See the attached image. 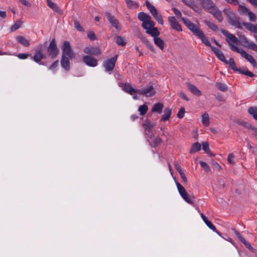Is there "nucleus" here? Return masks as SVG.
<instances>
[{"mask_svg": "<svg viewBox=\"0 0 257 257\" xmlns=\"http://www.w3.org/2000/svg\"><path fill=\"white\" fill-rule=\"evenodd\" d=\"M138 19L142 21V27L146 30V32L152 36H158L160 32L156 27H154L155 23L148 14L140 12L138 14Z\"/></svg>", "mask_w": 257, "mask_h": 257, "instance_id": "f257e3e1", "label": "nucleus"}, {"mask_svg": "<svg viewBox=\"0 0 257 257\" xmlns=\"http://www.w3.org/2000/svg\"><path fill=\"white\" fill-rule=\"evenodd\" d=\"M178 190L181 196L188 203L193 205L194 204V197L193 196H189L184 187L179 183H176Z\"/></svg>", "mask_w": 257, "mask_h": 257, "instance_id": "f03ea898", "label": "nucleus"}, {"mask_svg": "<svg viewBox=\"0 0 257 257\" xmlns=\"http://www.w3.org/2000/svg\"><path fill=\"white\" fill-rule=\"evenodd\" d=\"M156 125V122H153L146 120L143 123V126L145 130V134L147 139L153 141L154 135L153 133L152 128Z\"/></svg>", "mask_w": 257, "mask_h": 257, "instance_id": "7ed1b4c3", "label": "nucleus"}, {"mask_svg": "<svg viewBox=\"0 0 257 257\" xmlns=\"http://www.w3.org/2000/svg\"><path fill=\"white\" fill-rule=\"evenodd\" d=\"M221 32L223 35L226 37V41L228 43L230 48L232 51H235L234 50L235 48H238L237 47L232 44V43L237 44L238 42V40L236 37L233 35L229 33L226 30L222 29L221 30Z\"/></svg>", "mask_w": 257, "mask_h": 257, "instance_id": "20e7f679", "label": "nucleus"}, {"mask_svg": "<svg viewBox=\"0 0 257 257\" xmlns=\"http://www.w3.org/2000/svg\"><path fill=\"white\" fill-rule=\"evenodd\" d=\"M182 21L185 25V26L187 27V28L191 31L193 34L196 36H198L199 34L202 32V31L199 28V27L195 25L194 23H192L188 19L182 18Z\"/></svg>", "mask_w": 257, "mask_h": 257, "instance_id": "39448f33", "label": "nucleus"}, {"mask_svg": "<svg viewBox=\"0 0 257 257\" xmlns=\"http://www.w3.org/2000/svg\"><path fill=\"white\" fill-rule=\"evenodd\" d=\"M224 13L227 18L228 22L231 25L234 26L238 28H240L238 19L234 13L229 10H226L224 12Z\"/></svg>", "mask_w": 257, "mask_h": 257, "instance_id": "423d86ee", "label": "nucleus"}, {"mask_svg": "<svg viewBox=\"0 0 257 257\" xmlns=\"http://www.w3.org/2000/svg\"><path fill=\"white\" fill-rule=\"evenodd\" d=\"M62 55L67 56L70 59L75 58V54L72 50L70 43L68 41H65L62 48Z\"/></svg>", "mask_w": 257, "mask_h": 257, "instance_id": "0eeeda50", "label": "nucleus"}, {"mask_svg": "<svg viewBox=\"0 0 257 257\" xmlns=\"http://www.w3.org/2000/svg\"><path fill=\"white\" fill-rule=\"evenodd\" d=\"M235 52L239 53L242 57L246 59L253 67H256V63L254 58L250 54L246 53L244 50L239 49L235 48L234 49Z\"/></svg>", "mask_w": 257, "mask_h": 257, "instance_id": "6e6552de", "label": "nucleus"}, {"mask_svg": "<svg viewBox=\"0 0 257 257\" xmlns=\"http://www.w3.org/2000/svg\"><path fill=\"white\" fill-rule=\"evenodd\" d=\"M156 91L152 85L148 86L142 89H138V94L147 97H152L155 95Z\"/></svg>", "mask_w": 257, "mask_h": 257, "instance_id": "1a4fd4ad", "label": "nucleus"}, {"mask_svg": "<svg viewBox=\"0 0 257 257\" xmlns=\"http://www.w3.org/2000/svg\"><path fill=\"white\" fill-rule=\"evenodd\" d=\"M117 57V55H116L114 57L103 62V66L106 71L109 72L113 70L115 66Z\"/></svg>", "mask_w": 257, "mask_h": 257, "instance_id": "9d476101", "label": "nucleus"}, {"mask_svg": "<svg viewBox=\"0 0 257 257\" xmlns=\"http://www.w3.org/2000/svg\"><path fill=\"white\" fill-rule=\"evenodd\" d=\"M49 55L52 58L55 57L58 54L59 50L57 47L55 39H53L50 43L47 49Z\"/></svg>", "mask_w": 257, "mask_h": 257, "instance_id": "9b49d317", "label": "nucleus"}, {"mask_svg": "<svg viewBox=\"0 0 257 257\" xmlns=\"http://www.w3.org/2000/svg\"><path fill=\"white\" fill-rule=\"evenodd\" d=\"M83 62L87 66L94 67L98 64L97 60L91 55H86L82 57Z\"/></svg>", "mask_w": 257, "mask_h": 257, "instance_id": "f8f14e48", "label": "nucleus"}, {"mask_svg": "<svg viewBox=\"0 0 257 257\" xmlns=\"http://www.w3.org/2000/svg\"><path fill=\"white\" fill-rule=\"evenodd\" d=\"M168 22L170 25L171 28L177 32H181L182 31L181 25L179 24L178 22L175 18V17L171 16L168 17Z\"/></svg>", "mask_w": 257, "mask_h": 257, "instance_id": "ddd939ff", "label": "nucleus"}, {"mask_svg": "<svg viewBox=\"0 0 257 257\" xmlns=\"http://www.w3.org/2000/svg\"><path fill=\"white\" fill-rule=\"evenodd\" d=\"M83 51L85 53L91 55V56H97L101 54V51L97 47H86L84 49Z\"/></svg>", "mask_w": 257, "mask_h": 257, "instance_id": "4468645a", "label": "nucleus"}, {"mask_svg": "<svg viewBox=\"0 0 257 257\" xmlns=\"http://www.w3.org/2000/svg\"><path fill=\"white\" fill-rule=\"evenodd\" d=\"M105 16L110 24L114 27L116 30H119V27L118 21L109 12H106Z\"/></svg>", "mask_w": 257, "mask_h": 257, "instance_id": "2eb2a0df", "label": "nucleus"}, {"mask_svg": "<svg viewBox=\"0 0 257 257\" xmlns=\"http://www.w3.org/2000/svg\"><path fill=\"white\" fill-rule=\"evenodd\" d=\"M119 86L122 87L123 90L126 93L131 95H134L135 93H138V89H135L133 88L130 84L126 83H121Z\"/></svg>", "mask_w": 257, "mask_h": 257, "instance_id": "dca6fc26", "label": "nucleus"}, {"mask_svg": "<svg viewBox=\"0 0 257 257\" xmlns=\"http://www.w3.org/2000/svg\"><path fill=\"white\" fill-rule=\"evenodd\" d=\"M45 58V55L43 54L41 49H37L34 53L32 59L37 63L41 64V61Z\"/></svg>", "mask_w": 257, "mask_h": 257, "instance_id": "f3484780", "label": "nucleus"}, {"mask_svg": "<svg viewBox=\"0 0 257 257\" xmlns=\"http://www.w3.org/2000/svg\"><path fill=\"white\" fill-rule=\"evenodd\" d=\"M186 85L188 90L194 95L197 96L201 95V92L194 85L187 82L186 83Z\"/></svg>", "mask_w": 257, "mask_h": 257, "instance_id": "a211bd4d", "label": "nucleus"}, {"mask_svg": "<svg viewBox=\"0 0 257 257\" xmlns=\"http://www.w3.org/2000/svg\"><path fill=\"white\" fill-rule=\"evenodd\" d=\"M244 46L247 48L250 49L253 51L257 52V45L252 41L247 40L246 38H244Z\"/></svg>", "mask_w": 257, "mask_h": 257, "instance_id": "6ab92c4d", "label": "nucleus"}, {"mask_svg": "<svg viewBox=\"0 0 257 257\" xmlns=\"http://www.w3.org/2000/svg\"><path fill=\"white\" fill-rule=\"evenodd\" d=\"M61 66L66 70H69L70 69V63L69 57L62 55L61 60Z\"/></svg>", "mask_w": 257, "mask_h": 257, "instance_id": "aec40b11", "label": "nucleus"}, {"mask_svg": "<svg viewBox=\"0 0 257 257\" xmlns=\"http://www.w3.org/2000/svg\"><path fill=\"white\" fill-rule=\"evenodd\" d=\"M215 5L210 0H203L202 2V7L203 9L208 12L211 9H213Z\"/></svg>", "mask_w": 257, "mask_h": 257, "instance_id": "412c9836", "label": "nucleus"}, {"mask_svg": "<svg viewBox=\"0 0 257 257\" xmlns=\"http://www.w3.org/2000/svg\"><path fill=\"white\" fill-rule=\"evenodd\" d=\"M17 41L25 47H29L30 45L29 41L22 36H18L16 38Z\"/></svg>", "mask_w": 257, "mask_h": 257, "instance_id": "4be33fe9", "label": "nucleus"}, {"mask_svg": "<svg viewBox=\"0 0 257 257\" xmlns=\"http://www.w3.org/2000/svg\"><path fill=\"white\" fill-rule=\"evenodd\" d=\"M47 5L49 8L52 9L53 11L56 12L59 14H62V11L59 9L58 6L54 3L52 2L51 0H46Z\"/></svg>", "mask_w": 257, "mask_h": 257, "instance_id": "5701e85b", "label": "nucleus"}, {"mask_svg": "<svg viewBox=\"0 0 257 257\" xmlns=\"http://www.w3.org/2000/svg\"><path fill=\"white\" fill-rule=\"evenodd\" d=\"M172 113V110L169 108H166L164 110V114L162 116L161 121H165L169 120Z\"/></svg>", "mask_w": 257, "mask_h": 257, "instance_id": "b1692460", "label": "nucleus"}, {"mask_svg": "<svg viewBox=\"0 0 257 257\" xmlns=\"http://www.w3.org/2000/svg\"><path fill=\"white\" fill-rule=\"evenodd\" d=\"M154 38V42L155 44L160 49L162 50H163L164 48V41L158 36H153Z\"/></svg>", "mask_w": 257, "mask_h": 257, "instance_id": "393cba45", "label": "nucleus"}, {"mask_svg": "<svg viewBox=\"0 0 257 257\" xmlns=\"http://www.w3.org/2000/svg\"><path fill=\"white\" fill-rule=\"evenodd\" d=\"M197 37L201 39L202 42L205 45L208 47H211V44L210 42L208 40V38L205 36V34L203 31L201 32Z\"/></svg>", "mask_w": 257, "mask_h": 257, "instance_id": "a878e982", "label": "nucleus"}, {"mask_svg": "<svg viewBox=\"0 0 257 257\" xmlns=\"http://www.w3.org/2000/svg\"><path fill=\"white\" fill-rule=\"evenodd\" d=\"M163 104L161 103H157L154 105L152 109V112H157L158 113L160 114L162 112V110L163 108Z\"/></svg>", "mask_w": 257, "mask_h": 257, "instance_id": "bb28decb", "label": "nucleus"}, {"mask_svg": "<svg viewBox=\"0 0 257 257\" xmlns=\"http://www.w3.org/2000/svg\"><path fill=\"white\" fill-rule=\"evenodd\" d=\"M152 15L159 24L162 25H163L164 21L162 17L160 14L158 13L157 11L152 14Z\"/></svg>", "mask_w": 257, "mask_h": 257, "instance_id": "cd10ccee", "label": "nucleus"}, {"mask_svg": "<svg viewBox=\"0 0 257 257\" xmlns=\"http://www.w3.org/2000/svg\"><path fill=\"white\" fill-rule=\"evenodd\" d=\"M226 64H228L229 68L234 71H237L238 68L236 67V64L232 58H229L228 61H227V63H224Z\"/></svg>", "mask_w": 257, "mask_h": 257, "instance_id": "c85d7f7f", "label": "nucleus"}, {"mask_svg": "<svg viewBox=\"0 0 257 257\" xmlns=\"http://www.w3.org/2000/svg\"><path fill=\"white\" fill-rule=\"evenodd\" d=\"M209 117L207 113H204L202 115V123L205 126H207L209 125Z\"/></svg>", "mask_w": 257, "mask_h": 257, "instance_id": "c756f323", "label": "nucleus"}, {"mask_svg": "<svg viewBox=\"0 0 257 257\" xmlns=\"http://www.w3.org/2000/svg\"><path fill=\"white\" fill-rule=\"evenodd\" d=\"M235 122L238 125H241L247 129H250L252 128V125L246 121L238 119L236 120Z\"/></svg>", "mask_w": 257, "mask_h": 257, "instance_id": "7c9ffc66", "label": "nucleus"}, {"mask_svg": "<svg viewBox=\"0 0 257 257\" xmlns=\"http://www.w3.org/2000/svg\"><path fill=\"white\" fill-rule=\"evenodd\" d=\"M248 113L251 114L253 118L257 120V107H250L248 109Z\"/></svg>", "mask_w": 257, "mask_h": 257, "instance_id": "2f4dec72", "label": "nucleus"}, {"mask_svg": "<svg viewBox=\"0 0 257 257\" xmlns=\"http://www.w3.org/2000/svg\"><path fill=\"white\" fill-rule=\"evenodd\" d=\"M238 11L239 13L242 15H247L249 12L250 11L245 7L240 5L238 6Z\"/></svg>", "mask_w": 257, "mask_h": 257, "instance_id": "473e14b6", "label": "nucleus"}, {"mask_svg": "<svg viewBox=\"0 0 257 257\" xmlns=\"http://www.w3.org/2000/svg\"><path fill=\"white\" fill-rule=\"evenodd\" d=\"M237 71L239 72L240 74L245 75L250 77L254 76L253 74L251 72L248 71L247 68L238 69Z\"/></svg>", "mask_w": 257, "mask_h": 257, "instance_id": "72a5a7b5", "label": "nucleus"}, {"mask_svg": "<svg viewBox=\"0 0 257 257\" xmlns=\"http://www.w3.org/2000/svg\"><path fill=\"white\" fill-rule=\"evenodd\" d=\"M201 150V145L198 143H194L190 151V153H193L198 152Z\"/></svg>", "mask_w": 257, "mask_h": 257, "instance_id": "f704fd0d", "label": "nucleus"}, {"mask_svg": "<svg viewBox=\"0 0 257 257\" xmlns=\"http://www.w3.org/2000/svg\"><path fill=\"white\" fill-rule=\"evenodd\" d=\"M216 87L220 91L223 92H225L227 89V87L226 85L224 83L218 82L215 84Z\"/></svg>", "mask_w": 257, "mask_h": 257, "instance_id": "c9c22d12", "label": "nucleus"}, {"mask_svg": "<svg viewBox=\"0 0 257 257\" xmlns=\"http://www.w3.org/2000/svg\"><path fill=\"white\" fill-rule=\"evenodd\" d=\"M125 2L126 3L127 6L130 9L138 8L139 6L137 3L131 0H125Z\"/></svg>", "mask_w": 257, "mask_h": 257, "instance_id": "e433bc0d", "label": "nucleus"}, {"mask_svg": "<svg viewBox=\"0 0 257 257\" xmlns=\"http://www.w3.org/2000/svg\"><path fill=\"white\" fill-rule=\"evenodd\" d=\"M205 23L212 30L214 31L218 30L217 26L216 25H215L213 23L211 22L210 21H205Z\"/></svg>", "mask_w": 257, "mask_h": 257, "instance_id": "4c0bfd02", "label": "nucleus"}, {"mask_svg": "<svg viewBox=\"0 0 257 257\" xmlns=\"http://www.w3.org/2000/svg\"><path fill=\"white\" fill-rule=\"evenodd\" d=\"M145 3L148 9L150 11L151 14L157 11L156 8L150 3L148 1H146Z\"/></svg>", "mask_w": 257, "mask_h": 257, "instance_id": "58836bf2", "label": "nucleus"}, {"mask_svg": "<svg viewBox=\"0 0 257 257\" xmlns=\"http://www.w3.org/2000/svg\"><path fill=\"white\" fill-rule=\"evenodd\" d=\"M115 40L116 43L119 46H124L125 45V42L124 41V39L120 36H116L115 38Z\"/></svg>", "mask_w": 257, "mask_h": 257, "instance_id": "ea45409f", "label": "nucleus"}, {"mask_svg": "<svg viewBox=\"0 0 257 257\" xmlns=\"http://www.w3.org/2000/svg\"><path fill=\"white\" fill-rule=\"evenodd\" d=\"M148 109V106L144 104V105H141L139 107V111L140 112V114L141 115H143L146 113V112H147Z\"/></svg>", "mask_w": 257, "mask_h": 257, "instance_id": "a19ab883", "label": "nucleus"}, {"mask_svg": "<svg viewBox=\"0 0 257 257\" xmlns=\"http://www.w3.org/2000/svg\"><path fill=\"white\" fill-rule=\"evenodd\" d=\"M200 164L201 165V166L203 168V169H204V170L206 172H210V167H209V166L204 162L203 161H200Z\"/></svg>", "mask_w": 257, "mask_h": 257, "instance_id": "79ce46f5", "label": "nucleus"}, {"mask_svg": "<svg viewBox=\"0 0 257 257\" xmlns=\"http://www.w3.org/2000/svg\"><path fill=\"white\" fill-rule=\"evenodd\" d=\"M240 241L245 245V246L246 248L249 249L250 250H253V248L251 246L249 242H247L243 237L241 238V239Z\"/></svg>", "mask_w": 257, "mask_h": 257, "instance_id": "37998d69", "label": "nucleus"}, {"mask_svg": "<svg viewBox=\"0 0 257 257\" xmlns=\"http://www.w3.org/2000/svg\"><path fill=\"white\" fill-rule=\"evenodd\" d=\"M245 28L251 31V32H254V25L251 24V23H245L244 24Z\"/></svg>", "mask_w": 257, "mask_h": 257, "instance_id": "c03bdc74", "label": "nucleus"}, {"mask_svg": "<svg viewBox=\"0 0 257 257\" xmlns=\"http://www.w3.org/2000/svg\"><path fill=\"white\" fill-rule=\"evenodd\" d=\"M142 41H143V42L144 43H145V44H146L148 46V47H149V49H150L151 50H152V51H154V47H153V45H152V44H151V43H150V42L148 41V40H147V39L146 38H143V40H142Z\"/></svg>", "mask_w": 257, "mask_h": 257, "instance_id": "a18cd8bd", "label": "nucleus"}, {"mask_svg": "<svg viewBox=\"0 0 257 257\" xmlns=\"http://www.w3.org/2000/svg\"><path fill=\"white\" fill-rule=\"evenodd\" d=\"M202 148L203 150L206 153H209L210 152V149L209 147V144L206 142H204L202 143Z\"/></svg>", "mask_w": 257, "mask_h": 257, "instance_id": "49530a36", "label": "nucleus"}, {"mask_svg": "<svg viewBox=\"0 0 257 257\" xmlns=\"http://www.w3.org/2000/svg\"><path fill=\"white\" fill-rule=\"evenodd\" d=\"M172 10L174 13V14L178 18H180L182 20V14L180 11H179L177 9L175 8H173L172 9Z\"/></svg>", "mask_w": 257, "mask_h": 257, "instance_id": "de8ad7c7", "label": "nucleus"}, {"mask_svg": "<svg viewBox=\"0 0 257 257\" xmlns=\"http://www.w3.org/2000/svg\"><path fill=\"white\" fill-rule=\"evenodd\" d=\"M214 17L219 22H221L222 21V20H223V18H222V15H221V12L220 11H219L218 12H217V13L215 15V16Z\"/></svg>", "mask_w": 257, "mask_h": 257, "instance_id": "09e8293b", "label": "nucleus"}, {"mask_svg": "<svg viewBox=\"0 0 257 257\" xmlns=\"http://www.w3.org/2000/svg\"><path fill=\"white\" fill-rule=\"evenodd\" d=\"M185 113V109L183 107H181L179 112H178L177 116L178 118L183 117Z\"/></svg>", "mask_w": 257, "mask_h": 257, "instance_id": "8fccbe9b", "label": "nucleus"}, {"mask_svg": "<svg viewBox=\"0 0 257 257\" xmlns=\"http://www.w3.org/2000/svg\"><path fill=\"white\" fill-rule=\"evenodd\" d=\"M87 37L90 40H94L96 39L95 34L93 32H88Z\"/></svg>", "mask_w": 257, "mask_h": 257, "instance_id": "3c124183", "label": "nucleus"}, {"mask_svg": "<svg viewBox=\"0 0 257 257\" xmlns=\"http://www.w3.org/2000/svg\"><path fill=\"white\" fill-rule=\"evenodd\" d=\"M206 225L212 230L213 231H216V227L215 226L211 223V221H208L206 222Z\"/></svg>", "mask_w": 257, "mask_h": 257, "instance_id": "603ef678", "label": "nucleus"}, {"mask_svg": "<svg viewBox=\"0 0 257 257\" xmlns=\"http://www.w3.org/2000/svg\"><path fill=\"white\" fill-rule=\"evenodd\" d=\"M74 27L79 31H83V28L81 26L80 23L77 21L74 22Z\"/></svg>", "mask_w": 257, "mask_h": 257, "instance_id": "864d4df0", "label": "nucleus"}, {"mask_svg": "<svg viewBox=\"0 0 257 257\" xmlns=\"http://www.w3.org/2000/svg\"><path fill=\"white\" fill-rule=\"evenodd\" d=\"M249 18V20L252 22H254L255 20V16L253 13H252L250 11L249 12L247 15Z\"/></svg>", "mask_w": 257, "mask_h": 257, "instance_id": "5fc2aeb1", "label": "nucleus"}, {"mask_svg": "<svg viewBox=\"0 0 257 257\" xmlns=\"http://www.w3.org/2000/svg\"><path fill=\"white\" fill-rule=\"evenodd\" d=\"M21 24L20 23H16L11 27V31H15L21 27Z\"/></svg>", "mask_w": 257, "mask_h": 257, "instance_id": "6e6d98bb", "label": "nucleus"}, {"mask_svg": "<svg viewBox=\"0 0 257 257\" xmlns=\"http://www.w3.org/2000/svg\"><path fill=\"white\" fill-rule=\"evenodd\" d=\"M18 57L21 59H25L28 58L29 54L25 53H20L18 55Z\"/></svg>", "mask_w": 257, "mask_h": 257, "instance_id": "4d7b16f0", "label": "nucleus"}, {"mask_svg": "<svg viewBox=\"0 0 257 257\" xmlns=\"http://www.w3.org/2000/svg\"><path fill=\"white\" fill-rule=\"evenodd\" d=\"M234 155L232 154H229L228 156L227 160L229 163L233 164Z\"/></svg>", "mask_w": 257, "mask_h": 257, "instance_id": "13d9d810", "label": "nucleus"}, {"mask_svg": "<svg viewBox=\"0 0 257 257\" xmlns=\"http://www.w3.org/2000/svg\"><path fill=\"white\" fill-rule=\"evenodd\" d=\"M219 10L217 9L215 6L214 7L213 9H211L208 12L212 14L214 16L217 13V12H218Z\"/></svg>", "mask_w": 257, "mask_h": 257, "instance_id": "bf43d9fd", "label": "nucleus"}, {"mask_svg": "<svg viewBox=\"0 0 257 257\" xmlns=\"http://www.w3.org/2000/svg\"><path fill=\"white\" fill-rule=\"evenodd\" d=\"M179 95L182 99H183L186 101L189 100V99L188 98V97L183 92H179Z\"/></svg>", "mask_w": 257, "mask_h": 257, "instance_id": "052dcab7", "label": "nucleus"}, {"mask_svg": "<svg viewBox=\"0 0 257 257\" xmlns=\"http://www.w3.org/2000/svg\"><path fill=\"white\" fill-rule=\"evenodd\" d=\"M217 58L223 63H227V60L225 59V57L223 53L220 54L219 56H218Z\"/></svg>", "mask_w": 257, "mask_h": 257, "instance_id": "680f3d73", "label": "nucleus"}, {"mask_svg": "<svg viewBox=\"0 0 257 257\" xmlns=\"http://www.w3.org/2000/svg\"><path fill=\"white\" fill-rule=\"evenodd\" d=\"M58 65V61L56 60L54 62L52 63V64L50 66L49 69L51 70L54 69L55 68L57 67Z\"/></svg>", "mask_w": 257, "mask_h": 257, "instance_id": "e2e57ef3", "label": "nucleus"}, {"mask_svg": "<svg viewBox=\"0 0 257 257\" xmlns=\"http://www.w3.org/2000/svg\"><path fill=\"white\" fill-rule=\"evenodd\" d=\"M228 3L233 5H237L238 4V0H225Z\"/></svg>", "mask_w": 257, "mask_h": 257, "instance_id": "0e129e2a", "label": "nucleus"}, {"mask_svg": "<svg viewBox=\"0 0 257 257\" xmlns=\"http://www.w3.org/2000/svg\"><path fill=\"white\" fill-rule=\"evenodd\" d=\"M180 175V176L181 177V178L182 179L183 181L186 183L187 182V178L186 177V175L185 174L183 173V172H180V173H179Z\"/></svg>", "mask_w": 257, "mask_h": 257, "instance_id": "69168bd1", "label": "nucleus"}, {"mask_svg": "<svg viewBox=\"0 0 257 257\" xmlns=\"http://www.w3.org/2000/svg\"><path fill=\"white\" fill-rule=\"evenodd\" d=\"M232 230L234 231V232L235 234V235H236V236L238 238L239 240H240L241 239V238H243V237H242L241 236L240 233L236 230H235V229H233Z\"/></svg>", "mask_w": 257, "mask_h": 257, "instance_id": "338daca9", "label": "nucleus"}, {"mask_svg": "<svg viewBox=\"0 0 257 257\" xmlns=\"http://www.w3.org/2000/svg\"><path fill=\"white\" fill-rule=\"evenodd\" d=\"M23 5L25 6L30 7V4L26 0H19Z\"/></svg>", "mask_w": 257, "mask_h": 257, "instance_id": "774afa93", "label": "nucleus"}]
</instances>
